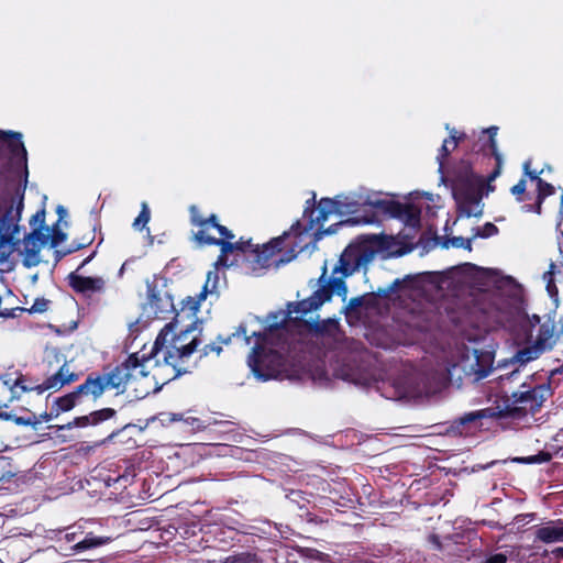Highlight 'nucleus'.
<instances>
[{
	"instance_id": "0e129e2a",
	"label": "nucleus",
	"mask_w": 563,
	"mask_h": 563,
	"mask_svg": "<svg viewBox=\"0 0 563 563\" xmlns=\"http://www.w3.org/2000/svg\"><path fill=\"white\" fill-rule=\"evenodd\" d=\"M56 211H57L59 218H62L66 213V210L63 206H58Z\"/></svg>"
},
{
	"instance_id": "8fccbe9b",
	"label": "nucleus",
	"mask_w": 563,
	"mask_h": 563,
	"mask_svg": "<svg viewBox=\"0 0 563 563\" xmlns=\"http://www.w3.org/2000/svg\"><path fill=\"white\" fill-rule=\"evenodd\" d=\"M363 303H364L363 297H353L350 299L346 309L356 310L357 308L362 307Z\"/></svg>"
},
{
	"instance_id": "37998d69",
	"label": "nucleus",
	"mask_w": 563,
	"mask_h": 563,
	"mask_svg": "<svg viewBox=\"0 0 563 563\" xmlns=\"http://www.w3.org/2000/svg\"><path fill=\"white\" fill-rule=\"evenodd\" d=\"M331 321L328 320V321H313V322H309V329L312 330L314 333L317 334H323L327 332V329H328V324L330 323Z\"/></svg>"
},
{
	"instance_id": "ea45409f",
	"label": "nucleus",
	"mask_w": 563,
	"mask_h": 563,
	"mask_svg": "<svg viewBox=\"0 0 563 563\" xmlns=\"http://www.w3.org/2000/svg\"><path fill=\"white\" fill-rule=\"evenodd\" d=\"M49 301L45 298L35 299L34 303L30 308V312L43 313L48 309Z\"/></svg>"
},
{
	"instance_id": "774afa93",
	"label": "nucleus",
	"mask_w": 563,
	"mask_h": 563,
	"mask_svg": "<svg viewBox=\"0 0 563 563\" xmlns=\"http://www.w3.org/2000/svg\"><path fill=\"white\" fill-rule=\"evenodd\" d=\"M560 332L563 333V318H562V321H561Z\"/></svg>"
},
{
	"instance_id": "bb28decb",
	"label": "nucleus",
	"mask_w": 563,
	"mask_h": 563,
	"mask_svg": "<svg viewBox=\"0 0 563 563\" xmlns=\"http://www.w3.org/2000/svg\"><path fill=\"white\" fill-rule=\"evenodd\" d=\"M223 563H264V560L255 552H239L229 555Z\"/></svg>"
},
{
	"instance_id": "6e6d98bb",
	"label": "nucleus",
	"mask_w": 563,
	"mask_h": 563,
	"mask_svg": "<svg viewBox=\"0 0 563 563\" xmlns=\"http://www.w3.org/2000/svg\"><path fill=\"white\" fill-rule=\"evenodd\" d=\"M78 532H66L64 536V539L69 543H76L77 542Z\"/></svg>"
},
{
	"instance_id": "7c9ffc66",
	"label": "nucleus",
	"mask_w": 563,
	"mask_h": 563,
	"mask_svg": "<svg viewBox=\"0 0 563 563\" xmlns=\"http://www.w3.org/2000/svg\"><path fill=\"white\" fill-rule=\"evenodd\" d=\"M551 460H552V454L548 451H540L538 454H534V455L515 459L516 462L522 463V464H542V463L550 462Z\"/></svg>"
},
{
	"instance_id": "3c124183",
	"label": "nucleus",
	"mask_w": 563,
	"mask_h": 563,
	"mask_svg": "<svg viewBox=\"0 0 563 563\" xmlns=\"http://www.w3.org/2000/svg\"><path fill=\"white\" fill-rule=\"evenodd\" d=\"M79 250H82V247L80 246V244H79L78 240H77V239H75V240L69 244V246H68L66 250H64L63 255H69V254L75 253V252H77V251H79Z\"/></svg>"
},
{
	"instance_id": "338daca9",
	"label": "nucleus",
	"mask_w": 563,
	"mask_h": 563,
	"mask_svg": "<svg viewBox=\"0 0 563 563\" xmlns=\"http://www.w3.org/2000/svg\"><path fill=\"white\" fill-rule=\"evenodd\" d=\"M334 232H335V229H333L332 227L328 228V229L324 231V233H327V234H332V233H334Z\"/></svg>"
},
{
	"instance_id": "f704fd0d",
	"label": "nucleus",
	"mask_w": 563,
	"mask_h": 563,
	"mask_svg": "<svg viewBox=\"0 0 563 563\" xmlns=\"http://www.w3.org/2000/svg\"><path fill=\"white\" fill-rule=\"evenodd\" d=\"M92 424L90 415L76 417L73 421H69L66 424L59 426V430H70L73 428H86Z\"/></svg>"
},
{
	"instance_id": "13d9d810",
	"label": "nucleus",
	"mask_w": 563,
	"mask_h": 563,
	"mask_svg": "<svg viewBox=\"0 0 563 563\" xmlns=\"http://www.w3.org/2000/svg\"><path fill=\"white\" fill-rule=\"evenodd\" d=\"M400 286V280L396 279L387 289L383 291L384 296H388L391 291H395Z\"/></svg>"
},
{
	"instance_id": "a878e982",
	"label": "nucleus",
	"mask_w": 563,
	"mask_h": 563,
	"mask_svg": "<svg viewBox=\"0 0 563 563\" xmlns=\"http://www.w3.org/2000/svg\"><path fill=\"white\" fill-rule=\"evenodd\" d=\"M554 333V322L551 319H548L543 323L539 324L538 333L536 342L541 346H544L547 350L550 346V340L552 339Z\"/></svg>"
},
{
	"instance_id": "412c9836",
	"label": "nucleus",
	"mask_w": 563,
	"mask_h": 563,
	"mask_svg": "<svg viewBox=\"0 0 563 563\" xmlns=\"http://www.w3.org/2000/svg\"><path fill=\"white\" fill-rule=\"evenodd\" d=\"M482 419L501 420L498 404L494 402V405L490 407L467 412L461 417L459 421L461 424H466Z\"/></svg>"
},
{
	"instance_id": "9d476101",
	"label": "nucleus",
	"mask_w": 563,
	"mask_h": 563,
	"mask_svg": "<svg viewBox=\"0 0 563 563\" xmlns=\"http://www.w3.org/2000/svg\"><path fill=\"white\" fill-rule=\"evenodd\" d=\"M249 365L257 378L269 380L279 374L283 366V356L277 351H266L263 346L256 344L250 355Z\"/></svg>"
},
{
	"instance_id": "a19ab883",
	"label": "nucleus",
	"mask_w": 563,
	"mask_h": 563,
	"mask_svg": "<svg viewBox=\"0 0 563 563\" xmlns=\"http://www.w3.org/2000/svg\"><path fill=\"white\" fill-rule=\"evenodd\" d=\"M184 422L191 428L194 431H200L206 428L203 421L196 417H185Z\"/></svg>"
},
{
	"instance_id": "79ce46f5",
	"label": "nucleus",
	"mask_w": 563,
	"mask_h": 563,
	"mask_svg": "<svg viewBox=\"0 0 563 563\" xmlns=\"http://www.w3.org/2000/svg\"><path fill=\"white\" fill-rule=\"evenodd\" d=\"M96 239L95 229H90L88 232L82 234L80 239H77L82 249L91 245Z\"/></svg>"
},
{
	"instance_id": "f3484780",
	"label": "nucleus",
	"mask_w": 563,
	"mask_h": 563,
	"mask_svg": "<svg viewBox=\"0 0 563 563\" xmlns=\"http://www.w3.org/2000/svg\"><path fill=\"white\" fill-rule=\"evenodd\" d=\"M51 236V229L48 227L34 228L25 238V254L27 257L34 258L33 265L37 264L36 257L41 251V245L47 243Z\"/></svg>"
},
{
	"instance_id": "de8ad7c7",
	"label": "nucleus",
	"mask_w": 563,
	"mask_h": 563,
	"mask_svg": "<svg viewBox=\"0 0 563 563\" xmlns=\"http://www.w3.org/2000/svg\"><path fill=\"white\" fill-rule=\"evenodd\" d=\"M523 169H525V174L526 176H528L531 180L536 181L538 184V180L539 179H542L541 177H539V175L542 173H537L534 170H530V162H526L523 164Z\"/></svg>"
},
{
	"instance_id": "4d7b16f0",
	"label": "nucleus",
	"mask_w": 563,
	"mask_h": 563,
	"mask_svg": "<svg viewBox=\"0 0 563 563\" xmlns=\"http://www.w3.org/2000/svg\"><path fill=\"white\" fill-rule=\"evenodd\" d=\"M429 540L435 547L437 550H441L442 549V543H441V540H440L439 536L431 534L429 537Z\"/></svg>"
},
{
	"instance_id": "9b49d317",
	"label": "nucleus",
	"mask_w": 563,
	"mask_h": 563,
	"mask_svg": "<svg viewBox=\"0 0 563 563\" xmlns=\"http://www.w3.org/2000/svg\"><path fill=\"white\" fill-rule=\"evenodd\" d=\"M285 324H286L285 319L280 322H272L265 328V331L253 332L251 335H247L246 327L244 324H240L238 327L236 331L233 332L228 338L223 339L221 336H218L219 344H216V343L206 344L201 350L202 356H207L210 353H216L217 355H219L222 352V344L228 345L231 342L233 336L243 335L246 344H250L252 336L256 338L258 343L266 342L268 334H273L275 331H278V330L285 328Z\"/></svg>"
},
{
	"instance_id": "58836bf2",
	"label": "nucleus",
	"mask_w": 563,
	"mask_h": 563,
	"mask_svg": "<svg viewBox=\"0 0 563 563\" xmlns=\"http://www.w3.org/2000/svg\"><path fill=\"white\" fill-rule=\"evenodd\" d=\"M451 245L456 249H465L467 251H472V241L471 239H465L463 236H453L449 240Z\"/></svg>"
},
{
	"instance_id": "bf43d9fd",
	"label": "nucleus",
	"mask_w": 563,
	"mask_h": 563,
	"mask_svg": "<svg viewBox=\"0 0 563 563\" xmlns=\"http://www.w3.org/2000/svg\"><path fill=\"white\" fill-rule=\"evenodd\" d=\"M562 374H563V364L560 365L559 367L551 369V372H550L551 377H554L556 375H562Z\"/></svg>"
},
{
	"instance_id": "7ed1b4c3",
	"label": "nucleus",
	"mask_w": 563,
	"mask_h": 563,
	"mask_svg": "<svg viewBox=\"0 0 563 563\" xmlns=\"http://www.w3.org/2000/svg\"><path fill=\"white\" fill-rule=\"evenodd\" d=\"M519 375V369L515 368L494 378L500 388V391L496 394L495 404H498L501 419L521 420L529 415L534 416L553 395L550 383L536 386L521 383L520 389L514 390L509 395L511 386L508 388L507 385L517 380Z\"/></svg>"
},
{
	"instance_id": "09e8293b",
	"label": "nucleus",
	"mask_w": 563,
	"mask_h": 563,
	"mask_svg": "<svg viewBox=\"0 0 563 563\" xmlns=\"http://www.w3.org/2000/svg\"><path fill=\"white\" fill-rule=\"evenodd\" d=\"M484 563H507V555L504 553H495L488 556Z\"/></svg>"
},
{
	"instance_id": "5fc2aeb1",
	"label": "nucleus",
	"mask_w": 563,
	"mask_h": 563,
	"mask_svg": "<svg viewBox=\"0 0 563 563\" xmlns=\"http://www.w3.org/2000/svg\"><path fill=\"white\" fill-rule=\"evenodd\" d=\"M97 254V251H93L89 256H87L81 263L80 265L77 267V269L75 272H79L80 269H82L88 263H90L92 261V258L96 256Z\"/></svg>"
},
{
	"instance_id": "4c0bfd02",
	"label": "nucleus",
	"mask_w": 563,
	"mask_h": 563,
	"mask_svg": "<svg viewBox=\"0 0 563 563\" xmlns=\"http://www.w3.org/2000/svg\"><path fill=\"white\" fill-rule=\"evenodd\" d=\"M527 183L526 179L521 178L515 186L511 187L510 191L516 196L517 201H523V195L526 192Z\"/></svg>"
},
{
	"instance_id": "69168bd1",
	"label": "nucleus",
	"mask_w": 563,
	"mask_h": 563,
	"mask_svg": "<svg viewBox=\"0 0 563 563\" xmlns=\"http://www.w3.org/2000/svg\"><path fill=\"white\" fill-rule=\"evenodd\" d=\"M64 251H55L56 262L60 261L65 255H63Z\"/></svg>"
},
{
	"instance_id": "e2e57ef3",
	"label": "nucleus",
	"mask_w": 563,
	"mask_h": 563,
	"mask_svg": "<svg viewBox=\"0 0 563 563\" xmlns=\"http://www.w3.org/2000/svg\"><path fill=\"white\" fill-rule=\"evenodd\" d=\"M540 321H541L540 317L537 316V314H533L531 320H530V323H531L532 327H534L536 324H540Z\"/></svg>"
},
{
	"instance_id": "f03ea898",
	"label": "nucleus",
	"mask_w": 563,
	"mask_h": 563,
	"mask_svg": "<svg viewBox=\"0 0 563 563\" xmlns=\"http://www.w3.org/2000/svg\"><path fill=\"white\" fill-rule=\"evenodd\" d=\"M497 126H489L483 130L475 145L477 153H482L483 156L493 157L495 159L494 169L487 177L484 178L474 173L472 163L465 158L454 164L451 169L453 197L457 203L459 211L467 218L482 216L479 203L483 199L484 189L486 188L487 191H494L495 186L490 183L501 173L504 159L497 146Z\"/></svg>"
},
{
	"instance_id": "f8f14e48",
	"label": "nucleus",
	"mask_w": 563,
	"mask_h": 563,
	"mask_svg": "<svg viewBox=\"0 0 563 563\" xmlns=\"http://www.w3.org/2000/svg\"><path fill=\"white\" fill-rule=\"evenodd\" d=\"M5 148L13 164L23 169V184H27V152L22 142V134L14 131L0 130V150Z\"/></svg>"
},
{
	"instance_id": "39448f33",
	"label": "nucleus",
	"mask_w": 563,
	"mask_h": 563,
	"mask_svg": "<svg viewBox=\"0 0 563 563\" xmlns=\"http://www.w3.org/2000/svg\"><path fill=\"white\" fill-rule=\"evenodd\" d=\"M15 374L16 377H12L10 373L0 374V377H3L0 379V383L11 391L12 398L15 396L18 388L21 393L36 390L37 394H42L49 389L58 390L65 385H69L79 379V374L71 372L66 363H64L56 373L37 385L29 383V379L19 372H15Z\"/></svg>"
},
{
	"instance_id": "dca6fc26",
	"label": "nucleus",
	"mask_w": 563,
	"mask_h": 563,
	"mask_svg": "<svg viewBox=\"0 0 563 563\" xmlns=\"http://www.w3.org/2000/svg\"><path fill=\"white\" fill-rule=\"evenodd\" d=\"M218 280L219 276L216 271L208 272L207 279L201 291L194 297L188 296L183 300V310H187L191 316H196L200 309L201 302L206 300L208 294H212L216 289Z\"/></svg>"
},
{
	"instance_id": "49530a36",
	"label": "nucleus",
	"mask_w": 563,
	"mask_h": 563,
	"mask_svg": "<svg viewBox=\"0 0 563 563\" xmlns=\"http://www.w3.org/2000/svg\"><path fill=\"white\" fill-rule=\"evenodd\" d=\"M66 239V233L59 231V230H54L53 231V234H52V239H51V246L52 247H55L57 246L59 243H62L64 240Z\"/></svg>"
},
{
	"instance_id": "72a5a7b5",
	"label": "nucleus",
	"mask_w": 563,
	"mask_h": 563,
	"mask_svg": "<svg viewBox=\"0 0 563 563\" xmlns=\"http://www.w3.org/2000/svg\"><path fill=\"white\" fill-rule=\"evenodd\" d=\"M117 411L112 408H102L90 413L92 426L99 424L106 420L113 418Z\"/></svg>"
},
{
	"instance_id": "4468645a",
	"label": "nucleus",
	"mask_w": 563,
	"mask_h": 563,
	"mask_svg": "<svg viewBox=\"0 0 563 563\" xmlns=\"http://www.w3.org/2000/svg\"><path fill=\"white\" fill-rule=\"evenodd\" d=\"M69 287L79 295L90 297L93 294H102L106 290V279L101 276H82L71 272L67 276Z\"/></svg>"
},
{
	"instance_id": "5701e85b",
	"label": "nucleus",
	"mask_w": 563,
	"mask_h": 563,
	"mask_svg": "<svg viewBox=\"0 0 563 563\" xmlns=\"http://www.w3.org/2000/svg\"><path fill=\"white\" fill-rule=\"evenodd\" d=\"M111 541L109 537H97L92 532H89L85 536L84 539L78 540L71 549L76 552L86 551L89 549L98 548L104 545Z\"/></svg>"
},
{
	"instance_id": "a18cd8bd",
	"label": "nucleus",
	"mask_w": 563,
	"mask_h": 563,
	"mask_svg": "<svg viewBox=\"0 0 563 563\" xmlns=\"http://www.w3.org/2000/svg\"><path fill=\"white\" fill-rule=\"evenodd\" d=\"M542 205H543V202L541 200H538V198H536L534 203L523 205L522 211L523 212H534L537 214H541L542 213Z\"/></svg>"
},
{
	"instance_id": "2eb2a0df",
	"label": "nucleus",
	"mask_w": 563,
	"mask_h": 563,
	"mask_svg": "<svg viewBox=\"0 0 563 563\" xmlns=\"http://www.w3.org/2000/svg\"><path fill=\"white\" fill-rule=\"evenodd\" d=\"M84 398H92L91 389L86 379L73 391L54 399L52 404L53 415L59 416L62 412L70 411Z\"/></svg>"
},
{
	"instance_id": "f257e3e1",
	"label": "nucleus",
	"mask_w": 563,
	"mask_h": 563,
	"mask_svg": "<svg viewBox=\"0 0 563 563\" xmlns=\"http://www.w3.org/2000/svg\"><path fill=\"white\" fill-rule=\"evenodd\" d=\"M176 323L169 322L161 330L148 356L139 357L137 353H133L109 372L89 373L86 380L91 389L92 399L97 400L108 389H115L117 394H123L130 380L135 377L134 373L137 371V374L146 376L143 369L144 362L161 352L164 363L173 368L174 378L189 373L192 367L190 358L201 341L197 336H191L188 340L194 331L195 322L185 330H180L179 333H176Z\"/></svg>"
},
{
	"instance_id": "c85d7f7f",
	"label": "nucleus",
	"mask_w": 563,
	"mask_h": 563,
	"mask_svg": "<svg viewBox=\"0 0 563 563\" xmlns=\"http://www.w3.org/2000/svg\"><path fill=\"white\" fill-rule=\"evenodd\" d=\"M16 475L11 457L0 454V482H8Z\"/></svg>"
},
{
	"instance_id": "603ef678",
	"label": "nucleus",
	"mask_w": 563,
	"mask_h": 563,
	"mask_svg": "<svg viewBox=\"0 0 563 563\" xmlns=\"http://www.w3.org/2000/svg\"><path fill=\"white\" fill-rule=\"evenodd\" d=\"M56 417H58V416H57V415H53V406H52V407H51V411H49V412H46V411H45V412L41 413L38 417L36 416V419H37V420H40V422H38V424H40V423H41V422H43V421H44V422H48V421H51L53 418H56Z\"/></svg>"
},
{
	"instance_id": "2f4dec72",
	"label": "nucleus",
	"mask_w": 563,
	"mask_h": 563,
	"mask_svg": "<svg viewBox=\"0 0 563 563\" xmlns=\"http://www.w3.org/2000/svg\"><path fill=\"white\" fill-rule=\"evenodd\" d=\"M460 334L463 341L478 344L486 339L485 333L479 328H472L471 330L461 329Z\"/></svg>"
},
{
	"instance_id": "680f3d73",
	"label": "nucleus",
	"mask_w": 563,
	"mask_h": 563,
	"mask_svg": "<svg viewBox=\"0 0 563 563\" xmlns=\"http://www.w3.org/2000/svg\"><path fill=\"white\" fill-rule=\"evenodd\" d=\"M185 413H172L170 421H184Z\"/></svg>"
},
{
	"instance_id": "4be33fe9",
	"label": "nucleus",
	"mask_w": 563,
	"mask_h": 563,
	"mask_svg": "<svg viewBox=\"0 0 563 563\" xmlns=\"http://www.w3.org/2000/svg\"><path fill=\"white\" fill-rule=\"evenodd\" d=\"M544 351V346H541L534 341L532 344L519 349L514 355L512 362L526 365L527 363L537 360Z\"/></svg>"
},
{
	"instance_id": "ddd939ff",
	"label": "nucleus",
	"mask_w": 563,
	"mask_h": 563,
	"mask_svg": "<svg viewBox=\"0 0 563 563\" xmlns=\"http://www.w3.org/2000/svg\"><path fill=\"white\" fill-rule=\"evenodd\" d=\"M371 255L360 245H347L340 255L338 264L334 266L332 274H342L343 277L353 275L358 268L368 262Z\"/></svg>"
},
{
	"instance_id": "20e7f679",
	"label": "nucleus",
	"mask_w": 563,
	"mask_h": 563,
	"mask_svg": "<svg viewBox=\"0 0 563 563\" xmlns=\"http://www.w3.org/2000/svg\"><path fill=\"white\" fill-rule=\"evenodd\" d=\"M189 214L190 223L199 228L192 235L194 241L199 245L220 247V254L214 263L216 269L231 266L233 263L229 262V255L239 253V245L232 241L235 238L232 231L219 223L217 214L203 217L196 206H190Z\"/></svg>"
},
{
	"instance_id": "473e14b6",
	"label": "nucleus",
	"mask_w": 563,
	"mask_h": 563,
	"mask_svg": "<svg viewBox=\"0 0 563 563\" xmlns=\"http://www.w3.org/2000/svg\"><path fill=\"white\" fill-rule=\"evenodd\" d=\"M555 194V187L545 181L544 179H539L537 185V198L544 202L545 198Z\"/></svg>"
},
{
	"instance_id": "1a4fd4ad",
	"label": "nucleus",
	"mask_w": 563,
	"mask_h": 563,
	"mask_svg": "<svg viewBox=\"0 0 563 563\" xmlns=\"http://www.w3.org/2000/svg\"><path fill=\"white\" fill-rule=\"evenodd\" d=\"M27 184H19L11 198L10 206L0 217V243H11L19 232V221L24 208V194Z\"/></svg>"
},
{
	"instance_id": "864d4df0",
	"label": "nucleus",
	"mask_w": 563,
	"mask_h": 563,
	"mask_svg": "<svg viewBox=\"0 0 563 563\" xmlns=\"http://www.w3.org/2000/svg\"><path fill=\"white\" fill-rule=\"evenodd\" d=\"M290 232H292V233H295V234H301L302 232H307V231L305 230V228L302 229L300 221H296V222L290 227Z\"/></svg>"
},
{
	"instance_id": "6e6552de",
	"label": "nucleus",
	"mask_w": 563,
	"mask_h": 563,
	"mask_svg": "<svg viewBox=\"0 0 563 563\" xmlns=\"http://www.w3.org/2000/svg\"><path fill=\"white\" fill-rule=\"evenodd\" d=\"M314 200L316 195L313 194L312 198L307 200V206L303 210V217L309 218L308 224L305 227L306 231H311L317 227L322 228L323 223L332 213H338L340 216L353 213L357 206L354 201L344 202L341 199L321 198L318 206V216L313 218L312 216L316 212Z\"/></svg>"
},
{
	"instance_id": "c03bdc74",
	"label": "nucleus",
	"mask_w": 563,
	"mask_h": 563,
	"mask_svg": "<svg viewBox=\"0 0 563 563\" xmlns=\"http://www.w3.org/2000/svg\"><path fill=\"white\" fill-rule=\"evenodd\" d=\"M38 223L41 228L46 227L45 225V210L41 209L35 212L30 219V225L35 227Z\"/></svg>"
},
{
	"instance_id": "052dcab7",
	"label": "nucleus",
	"mask_w": 563,
	"mask_h": 563,
	"mask_svg": "<svg viewBox=\"0 0 563 563\" xmlns=\"http://www.w3.org/2000/svg\"><path fill=\"white\" fill-rule=\"evenodd\" d=\"M552 553L556 559H563V547L554 549Z\"/></svg>"
},
{
	"instance_id": "393cba45",
	"label": "nucleus",
	"mask_w": 563,
	"mask_h": 563,
	"mask_svg": "<svg viewBox=\"0 0 563 563\" xmlns=\"http://www.w3.org/2000/svg\"><path fill=\"white\" fill-rule=\"evenodd\" d=\"M0 419L5 421H13L18 426H31L36 429L40 420L36 419V415L30 412L26 417H19L12 412H8L0 409Z\"/></svg>"
},
{
	"instance_id": "0eeeda50",
	"label": "nucleus",
	"mask_w": 563,
	"mask_h": 563,
	"mask_svg": "<svg viewBox=\"0 0 563 563\" xmlns=\"http://www.w3.org/2000/svg\"><path fill=\"white\" fill-rule=\"evenodd\" d=\"M327 275V266L324 265L322 268V274L319 278V282L322 283L319 289L312 292V295L306 299L299 300L297 302H291L288 305L289 313H300L302 316L319 309L324 302L331 300L333 292H336L338 296L342 298V300L346 299L347 295V286L345 284V278L342 274L339 277H331L325 280Z\"/></svg>"
},
{
	"instance_id": "c756f323",
	"label": "nucleus",
	"mask_w": 563,
	"mask_h": 563,
	"mask_svg": "<svg viewBox=\"0 0 563 563\" xmlns=\"http://www.w3.org/2000/svg\"><path fill=\"white\" fill-rule=\"evenodd\" d=\"M150 220H151V210L148 208L147 202L143 201L141 203V211H140L139 216L134 219L132 225L135 230L142 231L146 227V224L150 222Z\"/></svg>"
},
{
	"instance_id": "a211bd4d",
	"label": "nucleus",
	"mask_w": 563,
	"mask_h": 563,
	"mask_svg": "<svg viewBox=\"0 0 563 563\" xmlns=\"http://www.w3.org/2000/svg\"><path fill=\"white\" fill-rule=\"evenodd\" d=\"M534 540L547 544L563 542V520H551L544 526H536Z\"/></svg>"
},
{
	"instance_id": "cd10ccee",
	"label": "nucleus",
	"mask_w": 563,
	"mask_h": 563,
	"mask_svg": "<svg viewBox=\"0 0 563 563\" xmlns=\"http://www.w3.org/2000/svg\"><path fill=\"white\" fill-rule=\"evenodd\" d=\"M371 205L382 211L384 214L389 216L390 218H394L398 214L400 202L396 200H387V199H377Z\"/></svg>"
},
{
	"instance_id": "b1692460",
	"label": "nucleus",
	"mask_w": 563,
	"mask_h": 563,
	"mask_svg": "<svg viewBox=\"0 0 563 563\" xmlns=\"http://www.w3.org/2000/svg\"><path fill=\"white\" fill-rule=\"evenodd\" d=\"M465 137L466 135L464 133L457 135V132L455 130L451 131L449 139H445L443 141L442 146L440 147V154L438 156V159L440 161V168H442L443 166L442 161L449 157L451 151L454 150L457 146V144Z\"/></svg>"
},
{
	"instance_id": "aec40b11",
	"label": "nucleus",
	"mask_w": 563,
	"mask_h": 563,
	"mask_svg": "<svg viewBox=\"0 0 563 563\" xmlns=\"http://www.w3.org/2000/svg\"><path fill=\"white\" fill-rule=\"evenodd\" d=\"M472 353L475 357L473 369L477 379L487 377L493 372V354L489 352H484L476 346L472 347Z\"/></svg>"
},
{
	"instance_id": "c9c22d12",
	"label": "nucleus",
	"mask_w": 563,
	"mask_h": 563,
	"mask_svg": "<svg viewBox=\"0 0 563 563\" xmlns=\"http://www.w3.org/2000/svg\"><path fill=\"white\" fill-rule=\"evenodd\" d=\"M147 300L150 306L155 309V311H163L164 307L162 306V297L161 294L156 290L155 287H148L147 289Z\"/></svg>"
},
{
	"instance_id": "423d86ee",
	"label": "nucleus",
	"mask_w": 563,
	"mask_h": 563,
	"mask_svg": "<svg viewBox=\"0 0 563 563\" xmlns=\"http://www.w3.org/2000/svg\"><path fill=\"white\" fill-rule=\"evenodd\" d=\"M289 232L285 231L282 235L273 238L269 242L263 245L253 244L252 239L245 240L240 238L235 243L239 245V253L243 254L245 260L254 264V268H268L273 264L279 266L290 262L292 257H274L284 249L285 239Z\"/></svg>"
},
{
	"instance_id": "6ab92c4d",
	"label": "nucleus",
	"mask_w": 563,
	"mask_h": 563,
	"mask_svg": "<svg viewBox=\"0 0 563 563\" xmlns=\"http://www.w3.org/2000/svg\"><path fill=\"white\" fill-rule=\"evenodd\" d=\"M393 219L400 220L408 228L419 230L421 228V209L415 203H401L399 212Z\"/></svg>"
},
{
	"instance_id": "e433bc0d",
	"label": "nucleus",
	"mask_w": 563,
	"mask_h": 563,
	"mask_svg": "<svg viewBox=\"0 0 563 563\" xmlns=\"http://www.w3.org/2000/svg\"><path fill=\"white\" fill-rule=\"evenodd\" d=\"M498 231V228L494 223L486 222L483 228L477 231L476 235L486 239L496 235Z\"/></svg>"
}]
</instances>
